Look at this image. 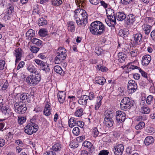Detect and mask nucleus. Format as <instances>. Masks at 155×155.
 Segmentation results:
<instances>
[{
  "mask_svg": "<svg viewBox=\"0 0 155 155\" xmlns=\"http://www.w3.org/2000/svg\"><path fill=\"white\" fill-rule=\"evenodd\" d=\"M90 30L93 34L97 36L101 35L105 31V27L101 22L96 21L92 22L90 26Z\"/></svg>",
  "mask_w": 155,
  "mask_h": 155,
  "instance_id": "1",
  "label": "nucleus"
},
{
  "mask_svg": "<svg viewBox=\"0 0 155 155\" xmlns=\"http://www.w3.org/2000/svg\"><path fill=\"white\" fill-rule=\"evenodd\" d=\"M133 105L132 100L129 97H124L121 101L120 107L121 110H127Z\"/></svg>",
  "mask_w": 155,
  "mask_h": 155,
  "instance_id": "2",
  "label": "nucleus"
},
{
  "mask_svg": "<svg viewBox=\"0 0 155 155\" xmlns=\"http://www.w3.org/2000/svg\"><path fill=\"white\" fill-rule=\"evenodd\" d=\"M35 75H30L26 78V82L30 86H34L37 85L41 80V76L38 74Z\"/></svg>",
  "mask_w": 155,
  "mask_h": 155,
  "instance_id": "3",
  "label": "nucleus"
},
{
  "mask_svg": "<svg viewBox=\"0 0 155 155\" xmlns=\"http://www.w3.org/2000/svg\"><path fill=\"white\" fill-rule=\"evenodd\" d=\"M38 127L36 124L31 122L28 124L24 128L25 132L28 135H31L36 133L38 130Z\"/></svg>",
  "mask_w": 155,
  "mask_h": 155,
  "instance_id": "4",
  "label": "nucleus"
},
{
  "mask_svg": "<svg viewBox=\"0 0 155 155\" xmlns=\"http://www.w3.org/2000/svg\"><path fill=\"white\" fill-rule=\"evenodd\" d=\"M27 108L24 103H16L14 104V109L15 111L20 114H23L26 110Z\"/></svg>",
  "mask_w": 155,
  "mask_h": 155,
  "instance_id": "5",
  "label": "nucleus"
},
{
  "mask_svg": "<svg viewBox=\"0 0 155 155\" xmlns=\"http://www.w3.org/2000/svg\"><path fill=\"white\" fill-rule=\"evenodd\" d=\"M137 85L135 81L134 80H130L128 82L127 88L128 92L130 94H132L136 91Z\"/></svg>",
  "mask_w": 155,
  "mask_h": 155,
  "instance_id": "6",
  "label": "nucleus"
},
{
  "mask_svg": "<svg viewBox=\"0 0 155 155\" xmlns=\"http://www.w3.org/2000/svg\"><path fill=\"white\" fill-rule=\"evenodd\" d=\"M116 118L119 123H121L125 121L126 118L125 113L122 111H117L116 113Z\"/></svg>",
  "mask_w": 155,
  "mask_h": 155,
  "instance_id": "7",
  "label": "nucleus"
},
{
  "mask_svg": "<svg viewBox=\"0 0 155 155\" xmlns=\"http://www.w3.org/2000/svg\"><path fill=\"white\" fill-rule=\"evenodd\" d=\"M124 150V145L121 144L115 145L113 150L114 151L115 155H122Z\"/></svg>",
  "mask_w": 155,
  "mask_h": 155,
  "instance_id": "8",
  "label": "nucleus"
},
{
  "mask_svg": "<svg viewBox=\"0 0 155 155\" xmlns=\"http://www.w3.org/2000/svg\"><path fill=\"white\" fill-rule=\"evenodd\" d=\"M105 117L104 118V123L106 126L108 127H111L113 124L114 121L112 119L110 114H107L105 115Z\"/></svg>",
  "mask_w": 155,
  "mask_h": 155,
  "instance_id": "9",
  "label": "nucleus"
},
{
  "mask_svg": "<svg viewBox=\"0 0 155 155\" xmlns=\"http://www.w3.org/2000/svg\"><path fill=\"white\" fill-rule=\"evenodd\" d=\"M78 25L79 27H81L82 28H84L85 26L87 23V20L85 18H84L83 16L80 14L78 13Z\"/></svg>",
  "mask_w": 155,
  "mask_h": 155,
  "instance_id": "10",
  "label": "nucleus"
},
{
  "mask_svg": "<svg viewBox=\"0 0 155 155\" xmlns=\"http://www.w3.org/2000/svg\"><path fill=\"white\" fill-rule=\"evenodd\" d=\"M51 104L48 102H47L45 104L44 109L43 111V114L45 116H48L51 114Z\"/></svg>",
  "mask_w": 155,
  "mask_h": 155,
  "instance_id": "11",
  "label": "nucleus"
},
{
  "mask_svg": "<svg viewBox=\"0 0 155 155\" xmlns=\"http://www.w3.org/2000/svg\"><path fill=\"white\" fill-rule=\"evenodd\" d=\"M136 16L133 14L128 15L125 20L126 24L128 25H132L136 20Z\"/></svg>",
  "mask_w": 155,
  "mask_h": 155,
  "instance_id": "12",
  "label": "nucleus"
},
{
  "mask_svg": "<svg viewBox=\"0 0 155 155\" xmlns=\"http://www.w3.org/2000/svg\"><path fill=\"white\" fill-rule=\"evenodd\" d=\"M58 98L59 102L61 104H63L65 100L66 94L63 91H59L58 94Z\"/></svg>",
  "mask_w": 155,
  "mask_h": 155,
  "instance_id": "13",
  "label": "nucleus"
},
{
  "mask_svg": "<svg viewBox=\"0 0 155 155\" xmlns=\"http://www.w3.org/2000/svg\"><path fill=\"white\" fill-rule=\"evenodd\" d=\"M106 22L108 26L111 27V28L112 29L114 28V25L116 24L115 17L110 19L108 18V19L106 20Z\"/></svg>",
  "mask_w": 155,
  "mask_h": 155,
  "instance_id": "14",
  "label": "nucleus"
},
{
  "mask_svg": "<svg viewBox=\"0 0 155 155\" xmlns=\"http://www.w3.org/2000/svg\"><path fill=\"white\" fill-rule=\"evenodd\" d=\"M15 56L16 57L15 62L16 63L18 62L21 60L23 52L21 49L20 48H18L15 51Z\"/></svg>",
  "mask_w": 155,
  "mask_h": 155,
  "instance_id": "15",
  "label": "nucleus"
},
{
  "mask_svg": "<svg viewBox=\"0 0 155 155\" xmlns=\"http://www.w3.org/2000/svg\"><path fill=\"white\" fill-rule=\"evenodd\" d=\"M129 69H132V70L137 69L139 71V72H140L141 75L145 78H147V74L143 71L141 68L140 67H138L137 66L131 65L130 67L129 68Z\"/></svg>",
  "mask_w": 155,
  "mask_h": 155,
  "instance_id": "16",
  "label": "nucleus"
},
{
  "mask_svg": "<svg viewBox=\"0 0 155 155\" xmlns=\"http://www.w3.org/2000/svg\"><path fill=\"white\" fill-rule=\"evenodd\" d=\"M151 56L149 55H146L143 56L142 58V65L143 66L148 65L151 60Z\"/></svg>",
  "mask_w": 155,
  "mask_h": 155,
  "instance_id": "17",
  "label": "nucleus"
},
{
  "mask_svg": "<svg viewBox=\"0 0 155 155\" xmlns=\"http://www.w3.org/2000/svg\"><path fill=\"white\" fill-rule=\"evenodd\" d=\"M141 27L144 33L147 35L149 34L151 29V26L146 24L142 25Z\"/></svg>",
  "mask_w": 155,
  "mask_h": 155,
  "instance_id": "18",
  "label": "nucleus"
},
{
  "mask_svg": "<svg viewBox=\"0 0 155 155\" xmlns=\"http://www.w3.org/2000/svg\"><path fill=\"white\" fill-rule=\"evenodd\" d=\"M88 98L87 95H83L78 100V103L81 105H85L87 104V101L88 100Z\"/></svg>",
  "mask_w": 155,
  "mask_h": 155,
  "instance_id": "19",
  "label": "nucleus"
},
{
  "mask_svg": "<svg viewBox=\"0 0 155 155\" xmlns=\"http://www.w3.org/2000/svg\"><path fill=\"white\" fill-rule=\"evenodd\" d=\"M35 36V31L32 29H30L26 33V38L28 40H31L32 38Z\"/></svg>",
  "mask_w": 155,
  "mask_h": 155,
  "instance_id": "20",
  "label": "nucleus"
},
{
  "mask_svg": "<svg viewBox=\"0 0 155 155\" xmlns=\"http://www.w3.org/2000/svg\"><path fill=\"white\" fill-rule=\"evenodd\" d=\"M95 81L96 83L102 85L106 82V80L103 77H96Z\"/></svg>",
  "mask_w": 155,
  "mask_h": 155,
  "instance_id": "21",
  "label": "nucleus"
},
{
  "mask_svg": "<svg viewBox=\"0 0 155 155\" xmlns=\"http://www.w3.org/2000/svg\"><path fill=\"white\" fill-rule=\"evenodd\" d=\"M115 17L118 20L121 21L126 19V15L124 12H120L116 13Z\"/></svg>",
  "mask_w": 155,
  "mask_h": 155,
  "instance_id": "22",
  "label": "nucleus"
},
{
  "mask_svg": "<svg viewBox=\"0 0 155 155\" xmlns=\"http://www.w3.org/2000/svg\"><path fill=\"white\" fill-rule=\"evenodd\" d=\"M154 141V139L153 137L151 136H148L145 138L144 143L147 146H149L152 144Z\"/></svg>",
  "mask_w": 155,
  "mask_h": 155,
  "instance_id": "23",
  "label": "nucleus"
},
{
  "mask_svg": "<svg viewBox=\"0 0 155 155\" xmlns=\"http://www.w3.org/2000/svg\"><path fill=\"white\" fill-rule=\"evenodd\" d=\"M106 12L108 18H109L115 17L114 10L110 8H108L106 10Z\"/></svg>",
  "mask_w": 155,
  "mask_h": 155,
  "instance_id": "24",
  "label": "nucleus"
},
{
  "mask_svg": "<svg viewBox=\"0 0 155 155\" xmlns=\"http://www.w3.org/2000/svg\"><path fill=\"white\" fill-rule=\"evenodd\" d=\"M126 57L125 54L122 52H120L118 54V60L120 62L123 63L124 62Z\"/></svg>",
  "mask_w": 155,
  "mask_h": 155,
  "instance_id": "25",
  "label": "nucleus"
},
{
  "mask_svg": "<svg viewBox=\"0 0 155 155\" xmlns=\"http://www.w3.org/2000/svg\"><path fill=\"white\" fill-rule=\"evenodd\" d=\"M103 99L101 96H100L97 98L96 104L95 105V109L96 110H98L101 106V100Z\"/></svg>",
  "mask_w": 155,
  "mask_h": 155,
  "instance_id": "26",
  "label": "nucleus"
},
{
  "mask_svg": "<svg viewBox=\"0 0 155 155\" xmlns=\"http://www.w3.org/2000/svg\"><path fill=\"white\" fill-rule=\"evenodd\" d=\"M28 70L31 73H34L35 74H38L35 67L31 64H29L27 67Z\"/></svg>",
  "mask_w": 155,
  "mask_h": 155,
  "instance_id": "27",
  "label": "nucleus"
},
{
  "mask_svg": "<svg viewBox=\"0 0 155 155\" xmlns=\"http://www.w3.org/2000/svg\"><path fill=\"white\" fill-rule=\"evenodd\" d=\"M142 37V35L140 33L134 35V40L138 44L141 41Z\"/></svg>",
  "mask_w": 155,
  "mask_h": 155,
  "instance_id": "28",
  "label": "nucleus"
},
{
  "mask_svg": "<svg viewBox=\"0 0 155 155\" xmlns=\"http://www.w3.org/2000/svg\"><path fill=\"white\" fill-rule=\"evenodd\" d=\"M28 94L24 93L20 94L19 95V98L21 101H30L29 99V95H28Z\"/></svg>",
  "mask_w": 155,
  "mask_h": 155,
  "instance_id": "29",
  "label": "nucleus"
},
{
  "mask_svg": "<svg viewBox=\"0 0 155 155\" xmlns=\"http://www.w3.org/2000/svg\"><path fill=\"white\" fill-rule=\"evenodd\" d=\"M61 148L62 146L60 144L56 143L52 146V149L53 150L59 152L61 150Z\"/></svg>",
  "mask_w": 155,
  "mask_h": 155,
  "instance_id": "30",
  "label": "nucleus"
},
{
  "mask_svg": "<svg viewBox=\"0 0 155 155\" xmlns=\"http://www.w3.org/2000/svg\"><path fill=\"white\" fill-rule=\"evenodd\" d=\"M78 124V121L73 118H70L69 120V125L71 127L76 126Z\"/></svg>",
  "mask_w": 155,
  "mask_h": 155,
  "instance_id": "31",
  "label": "nucleus"
},
{
  "mask_svg": "<svg viewBox=\"0 0 155 155\" xmlns=\"http://www.w3.org/2000/svg\"><path fill=\"white\" fill-rule=\"evenodd\" d=\"M54 70L56 73L60 74H63L64 73L61 67L58 65H56L54 67Z\"/></svg>",
  "mask_w": 155,
  "mask_h": 155,
  "instance_id": "32",
  "label": "nucleus"
},
{
  "mask_svg": "<svg viewBox=\"0 0 155 155\" xmlns=\"http://www.w3.org/2000/svg\"><path fill=\"white\" fill-rule=\"evenodd\" d=\"M51 2L52 5L58 6L62 3V1L61 0H51Z\"/></svg>",
  "mask_w": 155,
  "mask_h": 155,
  "instance_id": "33",
  "label": "nucleus"
},
{
  "mask_svg": "<svg viewBox=\"0 0 155 155\" xmlns=\"http://www.w3.org/2000/svg\"><path fill=\"white\" fill-rule=\"evenodd\" d=\"M145 126V123L143 121H141L135 126V128L137 130H140L143 128Z\"/></svg>",
  "mask_w": 155,
  "mask_h": 155,
  "instance_id": "34",
  "label": "nucleus"
},
{
  "mask_svg": "<svg viewBox=\"0 0 155 155\" xmlns=\"http://www.w3.org/2000/svg\"><path fill=\"white\" fill-rule=\"evenodd\" d=\"M47 23V20L45 18H41L38 20V25L39 26H41L46 25Z\"/></svg>",
  "mask_w": 155,
  "mask_h": 155,
  "instance_id": "35",
  "label": "nucleus"
},
{
  "mask_svg": "<svg viewBox=\"0 0 155 155\" xmlns=\"http://www.w3.org/2000/svg\"><path fill=\"white\" fill-rule=\"evenodd\" d=\"M147 115H143L142 116H139L136 117V120L137 121H143L147 120Z\"/></svg>",
  "mask_w": 155,
  "mask_h": 155,
  "instance_id": "36",
  "label": "nucleus"
},
{
  "mask_svg": "<svg viewBox=\"0 0 155 155\" xmlns=\"http://www.w3.org/2000/svg\"><path fill=\"white\" fill-rule=\"evenodd\" d=\"M31 41L34 44L38 45H41L42 44V41L36 38H33L31 40Z\"/></svg>",
  "mask_w": 155,
  "mask_h": 155,
  "instance_id": "37",
  "label": "nucleus"
},
{
  "mask_svg": "<svg viewBox=\"0 0 155 155\" xmlns=\"http://www.w3.org/2000/svg\"><path fill=\"white\" fill-rule=\"evenodd\" d=\"M141 111L142 113L143 114H147L150 113V110L149 107L143 106L141 107Z\"/></svg>",
  "mask_w": 155,
  "mask_h": 155,
  "instance_id": "38",
  "label": "nucleus"
},
{
  "mask_svg": "<svg viewBox=\"0 0 155 155\" xmlns=\"http://www.w3.org/2000/svg\"><path fill=\"white\" fill-rule=\"evenodd\" d=\"M82 145L83 146L86 147L89 149H91L93 146L91 142L87 141H85L83 143Z\"/></svg>",
  "mask_w": 155,
  "mask_h": 155,
  "instance_id": "39",
  "label": "nucleus"
},
{
  "mask_svg": "<svg viewBox=\"0 0 155 155\" xmlns=\"http://www.w3.org/2000/svg\"><path fill=\"white\" fill-rule=\"evenodd\" d=\"M9 108L8 106H6L5 104H3L2 103H0V111L1 110L3 113L4 110L6 111L7 109Z\"/></svg>",
  "mask_w": 155,
  "mask_h": 155,
  "instance_id": "40",
  "label": "nucleus"
},
{
  "mask_svg": "<svg viewBox=\"0 0 155 155\" xmlns=\"http://www.w3.org/2000/svg\"><path fill=\"white\" fill-rule=\"evenodd\" d=\"M41 68L42 70L45 71L46 72H48L50 70V69L48 64H46L45 62L44 63V64H43V65H42L41 67Z\"/></svg>",
  "mask_w": 155,
  "mask_h": 155,
  "instance_id": "41",
  "label": "nucleus"
},
{
  "mask_svg": "<svg viewBox=\"0 0 155 155\" xmlns=\"http://www.w3.org/2000/svg\"><path fill=\"white\" fill-rule=\"evenodd\" d=\"M26 117H18V122L20 124H22L26 121Z\"/></svg>",
  "mask_w": 155,
  "mask_h": 155,
  "instance_id": "42",
  "label": "nucleus"
},
{
  "mask_svg": "<svg viewBox=\"0 0 155 155\" xmlns=\"http://www.w3.org/2000/svg\"><path fill=\"white\" fill-rule=\"evenodd\" d=\"M38 34L40 36L42 37L45 36L47 35L46 30L44 29H40L38 32Z\"/></svg>",
  "mask_w": 155,
  "mask_h": 155,
  "instance_id": "43",
  "label": "nucleus"
},
{
  "mask_svg": "<svg viewBox=\"0 0 155 155\" xmlns=\"http://www.w3.org/2000/svg\"><path fill=\"white\" fill-rule=\"evenodd\" d=\"M153 96L150 95L146 98V103L148 104H150L153 101Z\"/></svg>",
  "mask_w": 155,
  "mask_h": 155,
  "instance_id": "44",
  "label": "nucleus"
},
{
  "mask_svg": "<svg viewBox=\"0 0 155 155\" xmlns=\"http://www.w3.org/2000/svg\"><path fill=\"white\" fill-rule=\"evenodd\" d=\"M60 58L59 56L57 55L56 56L55 58L54 62L56 64H59L62 62L64 60L61 58Z\"/></svg>",
  "mask_w": 155,
  "mask_h": 155,
  "instance_id": "45",
  "label": "nucleus"
},
{
  "mask_svg": "<svg viewBox=\"0 0 155 155\" xmlns=\"http://www.w3.org/2000/svg\"><path fill=\"white\" fill-rule=\"evenodd\" d=\"M8 13L11 14L14 11V7L12 5H8L7 6Z\"/></svg>",
  "mask_w": 155,
  "mask_h": 155,
  "instance_id": "46",
  "label": "nucleus"
},
{
  "mask_svg": "<svg viewBox=\"0 0 155 155\" xmlns=\"http://www.w3.org/2000/svg\"><path fill=\"white\" fill-rule=\"evenodd\" d=\"M85 11H84L83 10H82L81 8H78V12H78V13L80 14L81 15L83 16V17L85 18L86 19L87 18V14L86 12H84Z\"/></svg>",
  "mask_w": 155,
  "mask_h": 155,
  "instance_id": "47",
  "label": "nucleus"
},
{
  "mask_svg": "<svg viewBox=\"0 0 155 155\" xmlns=\"http://www.w3.org/2000/svg\"><path fill=\"white\" fill-rule=\"evenodd\" d=\"M34 61L37 64L40 66L41 67L42 65H43V64H44L45 62L39 59H35Z\"/></svg>",
  "mask_w": 155,
  "mask_h": 155,
  "instance_id": "48",
  "label": "nucleus"
},
{
  "mask_svg": "<svg viewBox=\"0 0 155 155\" xmlns=\"http://www.w3.org/2000/svg\"><path fill=\"white\" fill-rule=\"evenodd\" d=\"M138 51V50L137 49H132V51L130 52L131 56L133 57L137 56V55Z\"/></svg>",
  "mask_w": 155,
  "mask_h": 155,
  "instance_id": "49",
  "label": "nucleus"
},
{
  "mask_svg": "<svg viewBox=\"0 0 155 155\" xmlns=\"http://www.w3.org/2000/svg\"><path fill=\"white\" fill-rule=\"evenodd\" d=\"M12 112L11 111L10 109L9 108L7 109L6 111L4 110L3 111V114L7 117H9L12 114Z\"/></svg>",
  "mask_w": 155,
  "mask_h": 155,
  "instance_id": "50",
  "label": "nucleus"
},
{
  "mask_svg": "<svg viewBox=\"0 0 155 155\" xmlns=\"http://www.w3.org/2000/svg\"><path fill=\"white\" fill-rule=\"evenodd\" d=\"M12 112L11 111L10 109L9 108L7 109L6 111L4 110L3 111V114L7 117H9L12 114Z\"/></svg>",
  "mask_w": 155,
  "mask_h": 155,
  "instance_id": "51",
  "label": "nucleus"
},
{
  "mask_svg": "<svg viewBox=\"0 0 155 155\" xmlns=\"http://www.w3.org/2000/svg\"><path fill=\"white\" fill-rule=\"evenodd\" d=\"M65 50L64 48L60 47L58 49L57 54H64V53H66L65 51H64Z\"/></svg>",
  "mask_w": 155,
  "mask_h": 155,
  "instance_id": "52",
  "label": "nucleus"
},
{
  "mask_svg": "<svg viewBox=\"0 0 155 155\" xmlns=\"http://www.w3.org/2000/svg\"><path fill=\"white\" fill-rule=\"evenodd\" d=\"M39 49V48L35 46H32L30 48L31 51L32 52L34 53L37 52Z\"/></svg>",
  "mask_w": 155,
  "mask_h": 155,
  "instance_id": "53",
  "label": "nucleus"
},
{
  "mask_svg": "<svg viewBox=\"0 0 155 155\" xmlns=\"http://www.w3.org/2000/svg\"><path fill=\"white\" fill-rule=\"evenodd\" d=\"M93 132L94 134V137H97L99 134V132L97 128L95 127L93 129Z\"/></svg>",
  "mask_w": 155,
  "mask_h": 155,
  "instance_id": "54",
  "label": "nucleus"
},
{
  "mask_svg": "<svg viewBox=\"0 0 155 155\" xmlns=\"http://www.w3.org/2000/svg\"><path fill=\"white\" fill-rule=\"evenodd\" d=\"M5 61L4 60H0V70H2L4 69L5 65Z\"/></svg>",
  "mask_w": 155,
  "mask_h": 155,
  "instance_id": "55",
  "label": "nucleus"
},
{
  "mask_svg": "<svg viewBox=\"0 0 155 155\" xmlns=\"http://www.w3.org/2000/svg\"><path fill=\"white\" fill-rule=\"evenodd\" d=\"M43 155H56V153L53 151H47L43 154Z\"/></svg>",
  "mask_w": 155,
  "mask_h": 155,
  "instance_id": "56",
  "label": "nucleus"
},
{
  "mask_svg": "<svg viewBox=\"0 0 155 155\" xmlns=\"http://www.w3.org/2000/svg\"><path fill=\"white\" fill-rule=\"evenodd\" d=\"M120 33H122L123 35V36L126 35H127L129 33L127 30L125 29L123 30H120Z\"/></svg>",
  "mask_w": 155,
  "mask_h": 155,
  "instance_id": "57",
  "label": "nucleus"
},
{
  "mask_svg": "<svg viewBox=\"0 0 155 155\" xmlns=\"http://www.w3.org/2000/svg\"><path fill=\"white\" fill-rule=\"evenodd\" d=\"M109 152L107 150H103L99 153V155H108Z\"/></svg>",
  "mask_w": 155,
  "mask_h": 155,
  "instance_id": "58",
  "label": "nucleus"
},
{
  "mask_svg": "<svg viewBox=\"0 0 155 155\" xmlns=\"http://www.w3.org/2000/svg\"><path fill=\"white\" fill-rule=\"evenodd\" d=\"M70 146L71 148H76L78 147V143L77 142H73L71 143Z\"/></svg>",
  "mask_w": 155,
  "mask_h": 155,
  "instance_id": "59",
  "label": "nucleus"
},
{
  "mask_svg": "<svg viewBox=\"0 0 155 155\" xmlns=\"http://www.w3.org/2000/svg\"><path fill=\"white\" fill-rule=\"evenodd\" d=\"M87 96L88 97V99L90 100H93L95 97L94 94L93 92H90L89 95Z\"/></svg>",
  "mask_w": 155,
  "mask_h": 155,
  "instance_id": "60",
  "label": "nucleus"
},
{
  "mask_svg": "<svg viewBox=\"0 0 155 155\" xmlns=\"http://www.w3.org/2000/svg\"><path fill=\"white\" fill-rule=\"evenodd\" d=\"M15 143L17 144L19 146H20L21 147L23 146V143L20 140H15Z\"/></svg>",
  "mask_w": 155,
  "mask_h": 155,
  "instance_id": "61",
  "label": "nucleus"
},
{
  "mask_svg": "<svg viewBox=\"0 0 155 155\" xmlns=\"http://www.w3.org/2000/svg\"><path fill=\"white\" fill-rule=\"evenodd\" d=\"M8 83L7 81H6L4 84H3L2 87V89L3 90H5L8 87Z\"/></svg>",
  "mask_w": 155,
  "mask_h": 155,
  "instance_id": "62",
  "label": "nucleus"
},
{
  "mask_svg": "<svg viewBox=\"0 0 155 155\" xmlns=\"http://www.w3.org/2000/svg\"><path fill=\"white\" fill-rule=\"evenodd\" d=\"M100 1V0H90L91 3L94 5H97L99 3Z\"/></svg>",
  "mask_w": 155,
  "mask_h": 155,
  "instance_id": "63",
  "label": "nucleus"
},
{
  "mask_svg": "<svg viewBox=\"0 0 155 155\" xmlns=\"http://www.w3.org/2000/svg\"><path fill=\"white\" fill-rule=\"evenodd\" d=\"M150 36L152 39L155 41V29L153 31L150 33Z\"/></svg>",
  "mask_w": 155,
  "mask_h": 155,
  "instance_id": "64",
  "label": "nucleus"
}]
</instances>
